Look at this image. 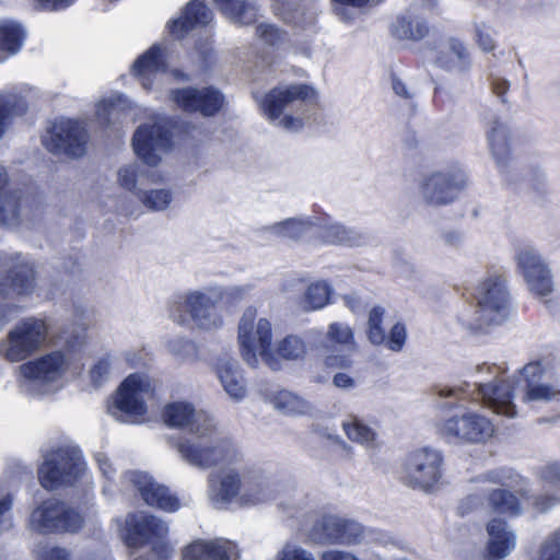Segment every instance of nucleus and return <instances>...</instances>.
Wrapping results in <instances>:
<instances>
[{
  "mask_svg": "<svg viewBox=\"0 0 560 560\" xmlns=\"http://www.w3.org/2000/svg\"><path fill=\"white\" fill-rule=\"evenodd\" d=\"M342 428L348 439L352 442L359 443L366 448L376 446V432L359 418L352 416L348 417L342 422Z\"/></svg>",
  "mask_w": 560,
  "mask_h": 560,
  "instance_id": "obj_47",
  "label": "nucleus"
},
{
  "mask_svg": "<svg viewBox=\"0 0 560 560\" xmlns=\"http://www.w3.org/2000/svg\"><path fill=\"white\" fill-rule=\"evenodd\" d=\"M477 301L475 329L502 324L509 316L510 292L506 278L498 271L487 273L475 289Z\"/></svg>",
  "mask_w": 560,
  "mask_h": 560,
  "instance_id": "obj_5",
  "label": "nucleus"
},
{
  "mask_svg": "<svg viewBox=\"0 0 560 560\" xmlns=\"http://www.w3.org/2000/svg\"><path fill=\"white\" fill-rule=\"evenodd\" d=\"M168 532V524L165 521L140 512L127 516L124 540L130 548L149 545L162 559H172L175 549L167 539Z\"/></svg>",
  "mask_w": 560,
  "mask_h": 560,
  "instance_id": "obj_8",
  "label": "nucleus"
},
{
  "mask_svg": "<svg viewBox=\"0 0 560 560\" xmlns=\"http://www.w3.org/2000/svg\"><path fill=\"white\" fill-rule=\"evenodd\" d=\"M385 310L381 306L373 307L368 320V338L374 345H381L385 341V331L382 327Z\"/></svg>",
  "mask_w": 560,
  "mask_h": 560,
  "instance_id": "obj_54",
  "label": "nucleus"
},
{
  "mask_svg": "<svg viewBox=\"0 0 560 560\" xmlns=\"http://www.w3.org/2000/svg\"><path fill=\"white\" fill-rule=\"evenodd\" d=\"M324 347L331 351H354L357 342L352 328L343 323L335 322L328 325Z\"/></svg>",
  "mask_w": 560,
  "mask_h": 560,
  "instance_id": "obj_39",
  "label": "nucleus"
},
{
  "mask_svg": "<svg viewBox=\"0 0 560 560\" xmlns=\"http://www.w3.org/2000/svg\"><path fill=\"white\" fill-rule=\"evenodd\" d=\"M465 184V175L459 168L433 171L421 176L419 195L425 205L442 207L455 201Z\"/></svg>",
  "mask_w": 560,
  "mask_h": 560,
  "instance_id": "obj_12",
  "label": "nucleus"
},
{
  "mask_svg": "<svg viewBox=\"0 0 560 560\" xmlns=\"http://www.w3.org/2000/svg\"><path fill=\"white\" fill-rule=\"evenodd\" d=\"M140 202L151 211H163L167 209L173 200L170 189H151L136 192Z\"/></svg>",
  "mask_w": 560,
  "mask_h": 560,
  "instance_id": "obj_53",
  "label": "nucleus"
},
{
  "mask_svg": "<svg viewBox=\"0 0 560 560\" xmlns=\"http://www.w3.org/2000/svg\"><path fill=\"white\" fill-rule=\"evenodd\" d=\"M237 546L228 539H196L183 547L180 560H238Z\"/></svg>",
  "mask_w": 560,
  "mask_h": 560,
  "instance_id": "obj_25",
  "label": "nucleus"
},
{
  "mask_svg": "<svg viewBox=\"0 0 560 560\" xmlns=\"http://www.w3.org/2000/svg\"><path fill=\"white\" fill-rule=\"evenodd\" d=\"M541 479L546 495L536 498L534 504L539 512H545L560 502V463L546 466Z\"/></svg>",
  "mask_w": 560,
  "mask_h": 560,
  "instance_id": "obj_38",
  "label": "nucleus"
},
{
  "mask_svg": "<svg viewBox=\"0 0 560 560\" xmlns=\"http://www.w3.org/2000/svg\"><path fill=\"white\" fill-rule=\"evenodd\" d=\"M516 260L529 290L534 294L546 296L551 293L553 285L550 269L535 248L532 246L521 248Z\"/></svg>",
  "mask_w": 560,
  "mask_h": 560,
  "instance_id": "obj_20",
  "label": "nucleus"
},
{
  "mask_svg": "<svg viewBox=\"0 0 560 560\" xmlns=\"http://www.w3.org/2000/svg\"><path fill=\"white\" fill-rule=\"evenodd\" d=\"M173 102L187 113H200L203 116H213L225 104L222 93L211 86L184 88L171 93Z\"/></svg>",
  "mask_w": 560,
  "mask_h": 560,
  "instance_id": "obj_19",
  "label": "nucleus"
},
{
  "mask_svg": "<svg viewBox=\"0 0 560 560\" xmlns=\"http://www.w3.org/2000/svg\"><path fill=\"white\" fill-rule=\"evenodd\" d=\"M487 555L490 560H500L515 548V534L504 521L500 518L491 520L487 525Z\"/></svg>",
  "mask_w": 560,
  "mask_h": 560,
  "instance_id": "obj_31",
  "label": "nucleus"
},
{
  "mask_svg": "<svg viewBox=\"0 0 560 560\" xmlns=\"http://www.w3.org/2000/svg\"><path fill=\"white\" fill-rule=\"evenodd\" d=\"M521 373L526 381L524 401H551L560 397L559 384L549 382L539 362H529Z\"/></svg>",
  "mask_w": 560,
  "mask_h": 560,
  "instance_id": "obj_26",
  "label": "nucleus"
},
{
  "mask_svg": "<svg viewBox=\"0 0 560 560\" xmlns=\"http://www.w3.org/2000/svg\"><path fill=\"white\" fill-rule=\"evenodd\" d=\"M27 110L26 102L12 93H0V140L10 128L13 119Z\"/></svg>",
  "mask_w": 560,
  "mask_h": 560,
  "instance_id": "obj_44",
  "label": "nucleus"
},
{
  "mask_svg": "<svg viewBox=\"0 0 560 560\" xmlns=\"http://www.w3.org/2000/svg\"><path fill=\"white\" fill-rule=\"evenodd\" d=\"M256 32L257 36L268 45H275L281 39L280 31L271 24H259Z\"/></svg>",
  "mask_w": 560,
  "mask_h": 560,
  "instance_id": "obj_62",
  "label": "nucleus"
},
{
  "mask_svg": "<svg viewBox=\"0 0 560 560\" xmlns=\"http://www.w3.org/2000/svg\"><path fill=\"white\" fill-rule=\"evenodd\" d=\"M281 483L262 470L246 467L241 508L253 506L278 500Z\"/></svg>",
  "mask_w": 560,
  "mask_h": 560,
  "instance_id": "obj_24",
  "label": "nucleus"
},
{
  "mask_svg": "<svg viewBox=\"0 0 560 560\" xmlns=\"http://www.w3.org/2000/svg\"><path fill=\"white\" fill-rule=\"evenodd\" d=\"M320 236L325 242L335 245L360 246L368 242L364 233L340 223L326 224L322 229Z\"/></svg>",
  "mask_w": 560,
  "mask_h": 560,
  "instance_id": "obj_41",
  "label": "nucleus"
},
{
  "mask_svg": "<svg viewBox=\"0 0 560 560\" xmlns=\"http://www.w3.org/2000/svg\"><path fill=\"white\" fill-rule=\"evenodd\" d=\"M487 139L498 166L506 167L511 160L510 135L506 125L499 118H493L490 121Z\"/></svg>",
  "mask_w": 560,
  "mask_h": 560,
  "instance_id": "obj_35",
  "label": "nucleus"
},
{
  "mask_svg": "<svg viewBox=\"0 0 560 560\" xmlns=\"http://www.w3.org/2000/svg\"><path fill=\"white\" fill-rule=\"evenodd\" d=\"M273 11L284 23L298 31L312 30L316 14L313 9L302 3L303 0H271Z\"/></svg>",
  "mask_w": 560,
  "mask_h": 560,
  "instance_id": "obj_29",
  "label": "nucleus"
},
{
  "mask_svg": "<svg viewBox=\"0 0 560 560\" xmlns=\"http://www.w3.org/2000/svg\"><path fill=\"white\" fill-rule=\"evenodd\" d=\"M212 19L211 10L199 0H191L185 8L183 16L168 24L170 33L183 37L195 25H207Z\"/></svg>",
  "mask_w": 560,
  "mask_h": 560,
  "instance_id": "obj_34",
  "label": "nucleus"
},
{
  "mask_svg": "<svg viewBox=\"0 0 560 560\" xmlns=\"http://www.w3.org/2000/svg\"><path fill=\"white\" fill-rule=\"evenodd\" d=\"M393 32L400 39L419 40L429 33V26L421 16L408 11L397 19Z\"/></svg>",
  "mask_w": 560,
  "mask_h": 560,
  "instance_id": "obj_43",
  "label": "nucleus"
},
{
  "mask_svg": "<svg viewBox=\"0 0 560 560\" xmlns=\"http://www.w3.org/2000/svg\"><path fill=\"white\" fill-rule=\"evenodd\" d=\"M74 0H35L36 11H58L69 7Z\"/></svg>",
  "mask_w": 560,
  "mask_h": 560,
  "instance_id": "obj_63",
  "label": "nucleus"
},
{
  "mask_svg": "<svg viewBox=\"0 0 560 560\" xmlns=\"http://www.w3.org/2000/svg\"><path fill=\"white\" fill-rule=\"evenodd\" d=\"M435 62L440 68L455 73H465L471 67L465 45L456 38H450L441 45Z\"/></svg>",
  "mask_w": 560,
  "mask_h": 560,
  "instance_id": "obj_33",
  "label": "nucleus"
},
{
  "mask_svg": "<svg viewBox=\"0 0 560 560\" xmlns=\"http://www.w3.org/2000/svg\"><path fill=\"white\" fill-rule=\"evenodd\" d=\"M241 463L222 466L219 472L209 476L208 498L215 509L241 506L246 470Z\"/></svg>",
  "mask_w": 560,
  "mask_h": 560,
  "instance_id": "obj_17",
  "label": "nucleus"
},
{
  "mask_svg": "<svg viewBox=\"0 0 560 560\" xmlns=\"http://www.w3.org/2000/svg\"><path fill=\"white\" fill-rule=\"evenodd\" d=\"M7 281L9 283L0 284V293L9 295L10 291L16 294H28L35 287V277L33 267L26 262L20 255L13 258L8 268Z\"/></svg>",
  "mask_w": 560,
  "mask_h": 560,
  "instance_id": "obj_32",
  "label": "nucleus"
},
{
  "mask_svg": "<svg viewBox=\"0 0 560 560\" xmlns=\"http://www.w3.org/2000/svg\"><path fill=\"white\" fill-rule=\"evenodd\" d=\"M487 370L494 378L488 383H478V398L493 412L509 418L517 415L513 402V386L510 380L498 377V369L488 366Z\"/></svg>",
  "mask_w": 560,
  "mask_h": 560,
  "instance_id": "obj_21",
  "label": "nucleus"
},
{
  "mask_svg": "<svg viewBox=\"0 0 560 560\" xmlns=\"http://www.w3.org/2000/svg\"><path fill=\"white\" fill-rule=\"evenodd\" d=\"M112 360L109 355L100 358L90 369V378L94 386H101L110 376Z\"/></svg>",
  "mask_w": 560,
  "mask_h": 560,
  "instance_id": "obj_57",
  "label": "nucleus"
},
{
  "mask_svg": "<svg viewBox=\"0 0 560 560\" xmlns=\"http://www.w3.org/2000/svg\"><path fill=\"white\" fill-rule=\"evenodd\" d=\"M85 471V463L77 447H58L47 452L38 468V480L47 490L77 482Z\"/></svg>",
  "mask_w": 560,
  "mask_h": 560,
  "instance_id": "obj_9",
  "label": "nucleus"
},
{
  "mask_svg": "<svg viewBox=\"0 0 560 560\" xmlns=\"http://www.w3.org/2000/svg\"><path fill=\"white\" fill-rule=\"evenodd\" d=\"M223 299L221 289L190 291L176 298L170 305V317L178 325H188L189 320L199 330H214L223 325V318L217 305Z\"/></svg>",
  "mask_w": 560,
  "mask_h": 560,
  "instance_id": "obj_4",
  "label": "nucleus"
},
{
  "mask_svg": "<svg viewBox=\"0 0 560 560\" xmlns=\"http://www.w3.org/2000/svg\"><path fill=\"white\" fill-rule=\"evenodd\" d=\"M332 384L340 389L351 390L357 386V380L346 372H338L332 377Z\"/></svg>",
  "mask_w": 560,
  "mask_h": 560,
  "instance_id": "obj_64",
  "label": "nucleus"
},
{
  "mask_svg": "<svg viewBox=\"0 0 560 560\" xmlns=\"http://www.w3.org/2000/svg\"><path fill=\"white\" fill-rule=\"evenodd\" d=\"M332 290L325 281L308 284L298 299V306L303 312H314L324 308L330 302Z\"/></svg>",
  "mask_w": 560,
  "mask_h": 560,
  "instance_id": "obj_40",
  "label": "nucleus"
},
{
  "mask_svg": "<svg viewBox=\"0 0 560 560\" xmlns=\"http://www.w3.org/2000/svg\"><path fill=\"white\" fill-rule=\"evenodd\" d=\"M139 175L140 167L137 164L122 166L117 172V183L121 188L136 192Z\"/></svg>",
  "mask_w": 560,
  "mask_h": 560,
  "instance_id": "obj_56",
  "label": "nucleus"
},
{
  "mask_svg": "<svg viewBox=\"0 0 560 560\" xmlns=\"http://www.w3.org/2000/svg\"><path fill=\"white\" fill-rule=\"evenodd\" d=\"M489 505L497 513L517 514L520 503L517 498L510 491L498 489L490 493L488 498Z\"/></svg>",
  "mask_w": 560,
  "mask_h": 560,
  "instance_id": "obj_52",
  "label": "nucleus"
},
{
  "mask_svg": "<svg viewBox=\"0 0 560 560\" xmlns=\"http://www.w3.org/2000/svg\"><path fill=\"white\" fill-rule=\"evenodd\" d=\"M214 369L224 392L232 399L240 401L246 397V382L235 359L228 357L219 358Z\"/></svg>",
  "mask_w": 560,
  "mask_h": 560,
  "instance_id": "obj_28",
  "label": "nucleus"
},
{
  "mask_svg": "<svg viewBox=\"0 0 560 560\" xmlns=\"http://www.w3.org/2000/svg\"><path fill=\"white\" fill-rule=\"evenodd\" d=\"M36 560H72V553L66 547L52 544H39L35 549Z\"/></svg>",
  "mask_w": 560,
  "mask_h": 560,
  "instance_id": "obj_55",
  "label": "nucleus"
},
{
  "mask_svg": "<svg viewBox=\"0 0 560 560\" xmlns=\"http://www.w3.org/2000/svg\"><path fill=\"white\" fill-rule=\"evenodd\" d=\"M124 480L131 485L150 506L166 512H176L180 508L178 498L172 494L168 488L158 483L147 472L128 471L124 475Z\"/></svg>",
  "mask_w": 560,
  "mask_h": 560,
  "instance_id": "obj_22",
  "label": "nucleus"
},
{
  "mask_svg": "<svg viewBox=\"0 0 560 560\" xmlns=\"http://www.w3.org/2000/svg\"><path fill=\"white\" fill-rule=\"evenodd\" d=\"M276 560H316L314 555L303 547L287 542L278 551Z\"/></svg>",
  "mask_w": 560,
  "mask_h": 560,
  "instance_id": "obj_58",
  "label": "nucleus"
},
{
  "mask_svg": "<svg viewBox=\"0 0 560 560\" xmlns=\"http://www.w3.org/2000/svg\"><path fill=\"white\" fill-rule=\"evenodd\" d=\"M69 368L68 358L61 351H54L19 366V384L22 390L35 393L36 386L57 385Z\"/></svg>",
  "mask_w": 560,
  "mask_h": 560,
  "instance_id": "obj_13",
  "label": "nucleus"
},
{
  "mask_svg": "<svg viewBox=\"0 0 560 560\" xmlns=\"http://www.w3.org/2000/svg\"><path fill=\"white\" fill-rule=\"evenodd\" d=\"M23 38L24 31L20 24L12 21L0 23V62L20 50Z\"/></svg>",
  "mask_w": 560,
  "mask_h": 560,
  "instance_id": "obj_45",
  "label": "nucleus"
},
{
  "mask_svg": "<svg viewBox=\"0 0 560 560\" xmlns=\"http://www.w3.org/2000/svg\"><path fill=\"white\" fill-rule=\"evenodd\" d=\"M168 353L180 364L192 363L199 359L197 345L185 338H173L166 343Z\"/></svg>",
  "mask_w": 560,
  "mask_h": 560,
  "instance_id": "obj_50",
  "label": "nucleus"
},
{
  "mask_svg": "<svg viewBox=\"0 0 560 560\" xmlns=\"http://www.w3.org/2000/svg\"><path fill=\"white\" fill-rule=\"evenodd\" d=\"M278 508L289 517H311L316 508L315 500L302 489L281 485Z\"/></svg>",
  "mask_w": 560,
  "mask_h": 560,
  "instance_id": "obj_30",
  "label": "nucleus"
},
{
  "mask_svg": "<svg viewBox=\"0 0 560 560\" xmlns=\"http://www.w3.org/2000/svg\"><path fill=\"white\" fill-rule=\"evenodd\" d=\"M21 222L19 198L10 192H0V224L15 226Z\"/></svg>",
  "mask_w": 560,
  "mask_h": 560,
  "instance_id": "obj_51",
  "label": "nucleus"
},
{
  "mask_svg": "<svg viewBox=\"0 0 560 560\" xmlns=\"http://www.w3.org/2000/svg\"><path fill=\"white\" fill-rule=\"evenodd\" d=\"M269 404L287 416H303L312 411V405L302 396L288 389H278L268 395Z\"/></svg>",
  "mask_w": 560,
  "mask_h": 560,
  "instance_id": "obj_36",
  "label": "nucleus"
},
{
  "mask_svg": "<svg viewBox=\"0 0 560 560\" xmlns=\"http://www.w3.org/2000/svg\"><path fill=\"white\" fill-rule=\"evenodd\" d=\"M442 455L431 448H422L411 453L405 464L404 482L421 490L432 489L442 476Z\"/></svg>",
  "mask_w": 560,
  "mask_h": 560,
  "instance_id": "obj_18",
  "label": "nucleus"
},
{
  "mask_svg": "<svg viewBox=\"0 0 560 560\" xmlns=\"http://www.w3.org/2000/svg\"><path fill=\"white\" fill-rule=\"evenodd\" d=\"M313 224L314 222L308 219L292 218L265 226L262 230L279 237L299 240Z\"/></svg>",
  "mask_w": 560,
  "mask_h": 560,
  "instance_id": "obj_48",
  "label": "nucleus"
},
{
  "mask_svg": "<svg viewBox=\"0 0 560 560\" xmlns=\"http://www.w3.org/2000/svg\"><path fill=\"white\" fill-rule=\"evenodd\" d=\"M171 144L168 121L159 115H151L140 124L132 137L137 156L145 164L155 166Z\"/></svg>",
  "mask_w": 560,
  "mask_h": 560,
  "instance_id": "obj_10",
  "label": "nucleus"
},
{
  "mask_svg": "<svg viewBox=\"0 0 560 560\" xmlns=\"http://www.w3.org/2000/svg\"><path fill=\"white\" fill-rule=\"evenodd\" d=\"M219 10L231 21L237 24H250L258 16V7L255 0H213Z\"/></svg>",
  "mask_w": 560,
  "mask_h": 560,
  "instance_id": "obj_37",
  "label": "nucleus"
},
{
  "mask_svg": "<svg viewBox=\"0 0 560 560\" xmlns=\"http://www.w3.org/2000/svg\"><path fill=\"white\" fill-rule=\"evenodd\" d=\"M126 103V100L120 95L101 100L96 104L95 109V115L100 125L109 126L115 124L119 119Z\"/></svg>",
  "mask_w": 560,
  "mask_h": 560,
  "instance_id": "obj_49",
  "label": "nucleus"
},
{
  "mask_svg": "<svg viewBox=\"0 0 560 560\" xmlns=\"http://www.w3.org/2000/svg\"><path fill=\"white\" fill-rule=\"evenodd\" d=\"M314 97L315 91L305 84L277 86L264 95L259 107L277 126L288 131H299L305 122L306 102Z\"/></svg>",
  "mask_w": 560,
  "mask_h": 560,
  "instance_id": "obj_1",
  "label": "nucleus"
},
{
  "mask_svg": "<svg viewBox=\"0 0 560 560\" xmlns=\"http://www.w3.org/2000/svg\"><path fill=\"white\" fill-rule=\"evenodd\" d=\"M320 560H385L378 553H372L366 559L359 558L355 553L341 549H329L320 553Z\"/></svg>",
  "mask_w": 560,
  "mask_h": 560,
  "instance_id": "obj_60",
  "label": "nucleus"
},
{
  "mask_svg": "<svg viewBox=\"0 0 560 560\" xmlns=\"http://www.w3.org/2000/svg\"><path fill=\"white\" fill-rule=\"evenodd\" d=\"M176 450L186 463L202 470L237 464L243 458L230 440L219 436L214 423L211 431L194 433L191 439L179 441Z\"/></svg>",
  "mask_w": 560,
  "mask_h": 560,
  "instance_id": "obj_2",
  "label": "nucleus"
},
{
  "mask_svg": "<svg viewBox=\"0 0 560 560\" xmlns=\"http://www.w3.org/2000/svg\"><path fill=\"white\" fill-rule=\"evenodd\" d=\"M47 337V327L42 319L26 318L16 324L0 345V354L11 362L22 361L38 350Z\"/></svg>",
  "mask_w": 560,
  "mask_h": 560,
  "instance_id": "obj_14",
  "label": "nucleus"
},
{
  "mask_svg": "<svg viewBox=\"0 0 560 560\" xmlns=\"http://www.w3.org/2000/svg\"><path fill=\"white\" fill-rule=\"evenodd\" d=\"M89 133L85 127L74 119H59L43 139L46 149L57 155L80 158L85 154Z\"/></svg>",
  "mask_w": 560,
  "mask_h": 560,
  "instance_id": "obj_16",
  "label": "nucleus"
},
{
  "mask_svg": "<svg viewBox=\"0 0 560 560\" xmlns=\"http://www.w3.org/2000/svg\"><path fill=\"white\" fill-rule=\"evenodd\" d=\"M83 523L78 511L57 499L44 501L30 516V527L40 534L75 533Z\"/></svg>",
  "mask_w": 560,
  "mask_h": 560,
  "instance_id": "obj_11",
  "label": "nucleus"
},
{
  "mask_svg": "<svg viewBox=\"0 0 560 560\" xmlns=\"http://www.w3.org/2000/svg\"><path fill=\"white\" fill-rule=\"evenodd\" d=\"M165 422L173 428H185L190 433H207L213 429V419L203 410H196L191 404L176 401L164 410Z\"/></svg>",
  "mask_w": 560,
  "mask_h": 560,
  "instance_id": "obj_23",
  "label": "nucleus"
},
{
  "mask_svg": "<svg viewBox=\"0 0 560 560\" xmlns=\"http://www.w3.org/2000/svg\"><path fill=\"white\" fill-rule=\"evenodd\" d=\"M439 434L462 443H485L494 435L493 423L482 415L472 411L454 415L438 427Z\"/></svg>",
  "mask_w": 560,
  "mask_h": 560,
  "instance_id": "obj_15",
  "label": "nucleus"
},
{
  "mask_svg": "<svg viewBox=\"0 0 560 560\" xmlns=\"http://www.w3.org/2000/svg\"><path fill=\"white\" fill-rule=\"evenodd\" d=\"M468 384H438L431 388V396L435 408L447 410L456 405V401L464 399Z\"/></svg>",
  "mask_w": 560,
  "mask_h": 560,
  "instance_id": "obj_46",
  "label": "nucleus"
},
{
  "mask_svg": "<svg viewBox=\"0 0 560 560\" xmlns=\"http://www.w3.org/2000/svg\"><path fill=\"white\" fill-rule=\"evenodd\" d=\"M153 395L150 378L142 374L129 375L110 397L108 413L117 421L140 422L147 413V400Z\"/></svg>",
  "mask_w": 560,
  "mask_h": 560,
  "instance_id": "obj_6",
  "label": "nucleus"
},
{
  "mask_svg": "<svg viewBox=\"0 0 560 560\" xmlns=\"http://www.w3.org/2000/svg\"><path fill=\"white\" fill-rule=\"evenodd\" d=\"M167 69L166 50L159 45L152 46L141 55L132 66L133 74L145 90L152 88L153 80Z\"/></svg>",
  "mask_w": 560,
  "mask_h": 560,
  "instance_id": "obj_27",
  "label": "nucleus"
},
{
  "mask_svg": "<svg viewBox=\"0 0 560 560\" xmlns=\"http://www.w3.org/2000/svg\"><path fill=\"white\" fill-rule=\"evenodd\" d=\"M308 536L318 544L355 546L378 542L382 535L354 520L326 514L316 520Z\"/></svg>",
  "mask_w": 560,
  "mask_h": 560,
  "instance_id": "obj_7",
  "label": "nucleus"
},
{
  "mask_svg": "<svg viewBox=\"0 0 560 560\" xmlns=\"http://www.w3.org/2000/svg\"><path fill=\"white\" fill-rule=\"evenodd\" d=\"M237 341L240 353L247 365L256 368L261 359L269 368H277L272 349V325L256 308H246L238 322Z\"/></svg>",
  "mask_w": 560,
  "mask_h": 560,
  "instance_id": "obj_3",
  "label": "nucleus"
},
{
  "mask_svg": "<svg viewBox=\"0 0 560 560\" xmlns=\"http://www.w3.org/2000/svg\"><path fill=\"white\" fill-rule=\"evenodd\" d=\"M273 354L278 361L277 368H270L271 370H280L282 360L285 361H299L303 360L307 353V345L305 340L298 335H288L276 342Z\"/></svg>",
  "mask_w": 560,
  "mask_h": 560,
  "instance_id": "obj_42",
  "label": "nucleus"
},
{
  "mask_svg": "<svg viewBox=\"0 0 560 560\" xmlns=\"http://www.w3.org/2000/svg\"><path fill=\"white\" fill-rule=\"evenodd\" d=\"M406 328L402 324L397 323L392 327L387 347L393 351H400L406 341Z\"/></svg>",
  "mask_w": 560,
  "mask_h": 560,
  "instance_id": "obj_61",
  "label": "nucleus"
},
{
  "mask_svg": "<svg viewBox=\"0 0 560 560\" xmlns=\"http://www.w3.org/2000/svg\"><path fill=\"white\" fill-rule=\"evenodd\" d=\"M538 560H560V530L544 540L539 549Z\"/></svg>",
  "mask_w": 560,
  "mask_h": 560,
  "instance_id": "obj_59",
  "label": "nucleus"
}]
</instances>
